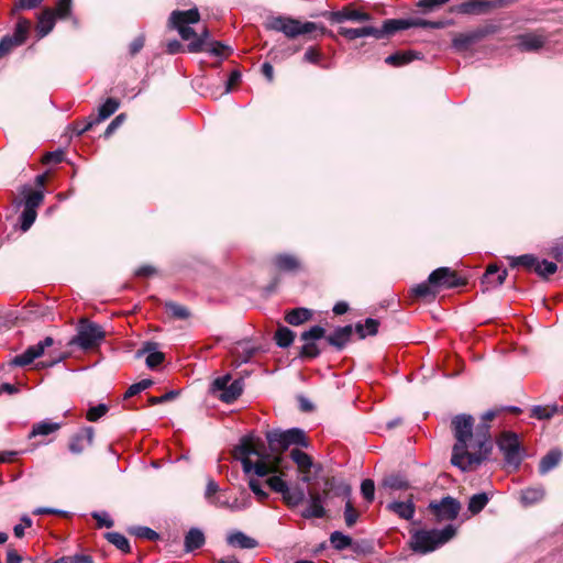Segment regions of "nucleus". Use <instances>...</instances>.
Here are the masks:
<instances>
[{
  "mask_svg": "<svg viewBox=\"0 0 563 563\" xmlns=\"http://www.w3.org/2000/svg\"><path fill=\"white\" fill-rule=\"evenodd\" d=\"M357 519H358V512L353 507L351 500L347 499V501L345 503V508H344V520H345L346 526L353 527L356 523Z\"/></svg>",
  "mask_w": 563,
  "mask_h": 563,
  "instance_id": "obj_58",
  "label": "nucleus"
},
{
  "mask_svg": "<svg viewBox=\"0 0 563 563\" xmlns=\"http://www.w3.org/2000/svg\"><path fill=\"white\" fill-rule=\"evenodd\" d=\"M325 330L321 325H313L308 331L302 332V341L319 340L324 336Z\"/></svg>",
  "mask_w": 563,
  "mask_h": 563,
  "instance_id": "obj_61",
  "label": "nucleus"
},
{
  "mask_svg": "<svg viewBox=\"0 0 563 563\" xmlns=\"http://www.w3.org/2000/svg\"><path fill=\"white\" fill-rule=\"evenodd\" d=\"M55 13L53 9L46 8L37 16L36 32L38 37L46 36L55 25Z\"/></svg>",
  "mask_w": 563,
  "mask_h": 563,
  "instance_id": "obj_24",
  "label": "nucleus"
},
{
  "mask_svg": "<svg viewBox=\"0 0 563 563\" xmlns=\"http://www.w3.org/2000/svg\"><path fill=\"white\" fill-rule=\"evenodd\" d=\"M282 497L287 506L296 507L303 501L305 493L301 489L291 490L289 488Z\"/></svg>",
  "mask_w": 563,
  "mask_h": 563,
  "instance_id": "obj_48",
  "label": "nucleus"
},
{
  "mask_svg": "<svg viewBox=\"0 0 563 563\" xmlns=\"http://www.w3.org/2000/svg\"><path fill=\"white\" fill-rule=\"evenodd\" d=\"M451 424L456 440L453 446L451 462L461 471H468L475 465L472 457V453L475 449V432H473L474 419L471 415H457L452 419Z\"/></svg>",
  "mask_w": 563,
  "mask_h": 563,
  "instance_id": "obj_2",
  "label": "nucleus"
},
{
  "mask_svg": "<svg viewBox=\"0 0 563 563\" xmlns=\"http://www.w3.org/2000/svg\"><path fill=\"white\" fill-rule=\"evenodd\" d=\"M104 538L120 551L124 553L131 551L129 540L123 534L119 532H108L104 534Z\"/></svg>",
  "mask_w": 563,
  "mask_h": 563,
  "instance_id": "obj_40",
  "label": "nucleus"
},
{
  "mask_svg": "<svg viewBox=\"0 0 563 563\" xmlns=\"http://www.w3.org/2000/svg\"><path fill=\"white\" fill-rule=\"evenodd\" d=\"M273 474V476L267 478L266 484L269 486L272 490L279 493L283 496L289 489V486L280 476L284 475L283 470L279 473Z\"/></svg>",
  "mask_w": 563,
  "mask_h": 563,
  "instance_id": "obj_42",
  "label": "nucleus"
},
{
  "mask_svg": "<svg viewBox=\"0 0 563 563\" xmlns=\"http://www.w3.org/2000/svg\"><path fill=\"white\" fill-rule=\"evenodd\" d=\"M455 533L456 529L452 525L440 530H416L411 533L409 544L412 551L426 554L450 541Z\"/></svg>",
  "mask_w": 563,
  "mask_h": 563,
  "instance_id": "obj_3",
  "label": "nucleus"
},
{
  "mask_svg": "<svg viewBox=\"0 0 563 563\" xmlns=\"http://www.w3.org/2000/svg\"><path fill=\"white\" fill-rule=\"evenodd\" d=\"M390 21L398 22L395 24V27L393 29V34L400 30H406L412 26H419V27H431V29H441L444 26V23L441 21L432 22L427 21L422 19H415V20H406V19H390Z\"/></svg>",
  "mask_w": 563,
  "mask_h": 563,
  "instance_id": "obj_22",
  "label": "nucleus"
},
{
  "mask_svg": "<svg viewBox=\"0 0 563 563\" xmlns=\"http://www.w3.org/2000/svg\"><path fill=\"white\" fill-rule=\"evenodd\" d=\"M271 453L262 452L249 438H243L234 448V459L241 461L245 474L254 473L258 477L268 476L271 473H279L286 467L283 453L290 445L308 448L309 442L301 429L288 430L273 429L266 432Z\"/></svg>",
  "mask_w": 563,
  "mask_h": 563,
  "instance_id": "obj_1",
  "label": "nucleus"
},
{
  "mask_svg": "<svg viewBox=\"0 0 563 563\" xmlns=\"http://www.w3.org/2000/svg\"><path fill=\"white\" fill-rule=\"evenodd\" d=\"M488 500L489 498L485 493L473 495L468 501V510L476 515L484 509Z\"/></svg>",
  "mask_w": 563,
  "mask_h": 563,
  "instance_id": "obj_45",
  "label": "nucleus"
},
{
  "mask_svg": "<svg viewBox=\"0 0 563 563\" xmlns=\"http://www.w3.org/2000/svg\"><path fill=\"white\" fill-rule=\"evenodd\" d=\"M243 391V383L241 379H235L229 384V386L219 394V399L227 404L233 402Z\"/></svg>",
  "mask_w": 563,
  "mask_h": 563,
  "instance_id": "obj_31",
  "label": "nucleus"
},
{
  "mask_svg": "<svg viewBox=\"0 0 563 563\" xmlns=\"http://www.w3.org/2000/svg\"><path fill=\"white\" fill-rule=\"evenodd\" d=\"M249 487L260 501H264L268 497V494L263 489L262 484L257 479L250 478Z\"/></svg>",
  "mask_w": 563,
  "mask_h": 563,
  "instance_id": "obj_64",
  "label": "nucleus"
},
{
  "mask_svg": "<svg viewBox=\"0 0 563 563\" xmlns=\"http://www.w3.org/2000/svg\"><path fill=\"white\" fill-rule=\"evenodd\" d=\"M30 26H31V23L29 20H26L24 18L19 19L15 30H14V34L11 36L16 38L20 42V44H23L26 40Z\"/></svg>",
  "mask_w": 563,
  "mask_h": 563,
  "instance_id": "obj_50",
  "label": "nucleus"
},
{
  "mask_svg": "<svg viewBox=\"0 0 563 563\" xmlns=\"http://www.w3.org/2000/svg\"><path fill=\"white\" fill-rule=\"evenodd\" d=\"M498 446L508 464L518 467L521 463L520 442L514 432H504L498 439Z\"/></svg>",
  "mask_w": 563,
  "mask_h": 563,
  "instance_id": "obj_10",
  "label": "nucleus"
},
{
  "mask_svg": "<svg viewBox=\"0 0 563 563\" xmlns=\"http://www.w3.org/2000/svg\"><path fill=\"white\" fill-rule=\"evenodd\" d=\"M165 308L167 312H169L175 319L185 320L190 317L189 310L185 306H181L177 302L167 301L165 302Z\"/></svg>",
  "mask_w": 563,
  "mask_h": 563,
  "instance_id": "obj_44",
  "label": "nucleus"
},
{
  "mask_svg": "<svg viewBox=\"0 0 563 563\" xmlns=\"http://www.w3.org/2000/svg\"><path fill=\"white\" fill-rule=\"evenodd\" d=\"M556 413H563L562 406H537L533 408V416L538 419H550Z\"/></svg>",
  "mask_w": 563,
  "mask_h": 563,
  "instance_id": "obj_47",
  "label": "nucleus"
},
{
  "mask_svg": "<svg viewBox=\"0 0 563 563\" xmlns=\"http://www.w3.org/2000/svg\"><path fill=\"white\" fill-rule=\"evenodd\" d=\"M330 542L335 550L341 551L352 544V538L340 531H334L330 536Z\"/></svg>",
  "mask_w": 563,
  "mask_h": 563,
  "instance_id": "obj_46",
  "label": "nucleus"
},
{
  "mask_svg": "<svg viewBox=\"0 0 563 563\" xmlns=\"http://www.w3.org/2000/svg\"><path fill=\"white\" fill-rule=\"evenodd\" d=\"M397 22L386 20L382 27L363 26L357 29L340 27L339 34L349 41H353L358 37L373 36L375 38H384L393 35V29Z\"/></svg>",
  "mask_w": 563,
  "mask_h": 563,
  "instance_id": "obj_8",
  "label": "nucleus"
},
{
  "mask_svg": "<svg viewBox=\"0 0 563 563\" xmlns=\"http://www.w3.org/2000/svg\"><path fill=\"white\" fill-rule=\"evenodd\" d=\"M36 219V211L31 208H24L21 213V230L27 231Z\"/></svg>",
  "mask_w": 563,
  "mask_h": 563,
  "instance_id": "obj_55",
  "label": "nucleus"
},
{
  "mask_svg": "<svg viewBox=\"0 0 563 563\" xmlns=\"http://www.w3.org/2000/svg\"><path fill=\"white\" fill-rule=\"evenodd\" d=\"M352 335V327L345 325L338 328L332 334L327 336V341L330 345L338 350H342L350 341Z\"/></svg>",
  "mask_w": 563,
  "mask_h": 563,
  "instance_id": "obj_26",
  "label": "nucleus"
},
{
  "mask_svg": "<svg viewBox=\"0 0 563 563\" xmlns=\"http://www.w3.org/2000/svg\"><path fill=\"white\" fill-rule=\"evenodd\" d=\"M290 457L297 464L301 473H309L313 466L312 459L299 449H292L290 451Z\"/></svg>",
  "mask_w": 563,
  "mask_h": 563,
  "instance_id": "obj_34",
  "label": "nucleus"
},
{
  "mask_svg": "<svg viewBox=\"0 0 563 563\" xmlns=\"http://www.w3.org/2000/svg\"><path fill=\"white\" fill-rule=\"evenodd\" d=\"M429 510L434 516L437 522L452 521L459 516L461 504L455 498L446 496L440 501H431Z\"/></svg>",
  "mask_w": 563,
  "mask_h": 563,
  "instance_id": "obj_9",
  "label": "nucleus"
},
{
  "mask_svg": "<svg viewBox=\"0 0 563 563\" xmlns=\"http://www.w3.org/2000/svg\"><path fill=\"white\" fill-rule=\"evenodd\" d=\"M295 339V333L287 327H279L275 333L276 344L280 347H288Z\"/></svg>",
  "mask_w": 563,
  "mask_h": 563,
  "instance_id": "obj_41",
  "label": "nucleus"
},
{
  "mask_svg": "<svg viewBox=\"0 0 563 563\" xmlns=\"http://www.w3.org/2000/svg\"><path fill=\"white\" fill-rule=\"evenodd\" d=\"M312 313L307 308H296L286 313L285 320L291 325H300L308 321Z\"/></svg>",
  "mask_w": 563,
  "mask_h": 563,
  "instance_id": "obj_35",
  "label": "nucleus"
},
{
  "mask_svg": "<svg viewBox=\"0 0 563 563\" xmlns=\"http://www.w3.org/2000/svg\"><path fill=\"white\" fill-rule=\"evenodd\" d=\"M241 347H242V351H240V347H236L233 352L234 365L236 367L243 363H247L254 354L253 347H247V346H241Z\"/></svg>",
  "mask_w": 563,
  "mask_h": 563,
  "instance_id": "obj_51",
  "label": "nucleus"
},
{
  "mask_svg": "<svg viewBox=\"0 0 563 563\" xmlns=\"http://www.w3.org/2000/svg\"><path fill=\"white\" fill-rule=\"evenodd\" d=\"M489 430L490 426L485 421H481V423H478L475 429V449L472 453L473 462H475V465H479L483 461H485L493 450V442Z\"/></svg>",
  "mask_w": 563,
  "mask_h": 563,
  "instance_id": "obj_7",
  "label": "nucleus"
},
{
  "mask_svg": "<svg viewBox=\"0 0 563 563\" xmlns=\"http://www.w3.org/2000/svg\"><path fill=\"white\" fill-rule=\"evenodd\" d=\"M433 288L434 287L431 286L429 284V282L421 283L412 289V292L415 294L416 297H420V298L432 297V298H434L437 292L433 290Z\"/></svg>",
  "mask_w": 563,
  "mask_h": 563,
  "instance_id": "obj_59",
  "label": "nucleus"
},
{
  "mask_svg": "<svg viewBox=\"0 0 563 563\" xmlns=\"http://www.w3.org/2000/svg\"><path fill=\"white\" fill-rule=\"evenodd\" d=\"M507 275L508 273L506 269L500 271L496 265H490L484 275L483 282L497 287L504 284Z\"/></svg>",
  "mask_w": 563,
  "mask_h": 563,
  "instance_id": "obj_32",
  "label": "nucleus"
},
{
  "mask_svg": "<svg viewBox=\"0 0 563 563\" xmlns=\"http://www.w3.org/2000/svg\"><path fill=\"white\" fill-rule=\"evenodd\" d=\"M147 354L145 363L148 368H155L165 360L164 353L157 351V343L146 342L141 350L136 352V356Z\"/></svg>",
  "mask_w": 563,
  "mask_h": 563,
  "instance_id": "obj_18",
  "label": "nucleus"
},
{
  "mask_svg": "<svg viewBox=\"0 0 563 563\" xmlns=\"http://www.w3.org/2000/svg\"><path fill=\"white\" fill-rule=\"evenodd\" d=\"M104 338V332L100 325L88 320H80L77 334L70 339L69 345H77L81 350H89L98 346Z\"/></svg>",
  "mask_w": 563,
  "mask_h": 563,
  "instance_id": "obj_4",
  "label": "nucleus"
},
{
  "mask_svg": "<svg viewBox=\"0 0 563 563\" xmlns=\"http://www.w3.org/2000/svg\"><path fill=\"white\" fill-rule=\"evenodd\" d=\"M431 286L454 288L465 284V282L457 276V274L449 267H440L434 269L428 277Z\"/></svg>",
  "mask_w": 563,
  "mask_h": 563,
  "instance_id": "obj_11",
  "label": "nucleus"
},
{
  "mask_svg": "<svg viewBox=\"0 0 563 563\" xmlns=\"http://www.w3.org/2000/svg\"><path fill=\"white\" fill-rule=\"evenodd\" d=\"M274 264L279 271L295 272L300 268V262L290 254H279L275 256Z\"/></svg>",
  "mask_w": 563,
  "mask_h": 563,
  "instance_id": "obj_30",
  "label": "nucleus"
},
{
  "mask_svg": "<svg viewBox=\"0 0 563 563\" xmlns=\"http://www.w3.org/2000/svg\"><path fill=\"white\" fill-rule=\"evenodd\" d=\"M108 412V406L104 404H100L98 406L89 408L87 411L86 418L89 421H97L101 417H103Z\"/></svg>",
  "mask_w": 563,
  "mask_h": 563,
  "instance_id": "obj_63",
  "label": "nucleus"
},
{
  "mask_svg": "<svg viewBox=\"0 0 563 563\" xmlns=\"http://www.w3.org/2000/svg\"><path fill=\"white\" fill-rule=\"evenodd\" d=\"M152 385H153V380L148 379V378H145L139 383L132 384L125 391L124 398L133 397V396L137 395L139 393L150 388Z\"/></svg>",
  "mask_w": 563,
  "mask_h": 563,
  "instance_id": "obj_52",
  "label": "nucleus"
},
{
  "mask_svg": "<svg viewBox=\"0 0 563 563\" xmlns=\"http://www.w3.org/2000/svg\"><path fill=\"white\" fill-rule=\"evenodd\" d=\"M200 14L198 9L194 8L187 11H173L169 18L172 25L178 31L180 37L185 41L195 40L197 33L187 24L199 22Z\"/></svg>",
  "mask_w": 563,
  "mask_h": 563,
  "instance_id": "obj_6",
  "label": "nucleus"
},
{
  "mask_svg": "<svg viewBox=\"0 0 563 563\" xmlns=\"http://www.w3.org/2000/svg\"><path fill=\"white\" fill-rule=\"evenodd\" d=\"M267 29L283 32L287 37L295 38L299 35L311 33L319 29L313 22H305L291 18L277 16L273 18L266 24Z\"/></svg>",
  "mask_w": 563,
  "mask_h": 563,
  "instance_id": "obj_5",
  "label": "nucleus"
},
{
  "mask_svg": "<svg viewBox=\"0 0 563 563\" xmlns=\"http://www.w3.org/2000/svg\"><path fill=\"white\" fill-rule=\"evenodd\" d=\"M325 499L320 492H309V505L301 511V517L305 519L323 518L327 514L323 504Z\"/></svg>",
  "mask_w": 563,
  "mask_h": 563,
  "instance_id": "obj_15",
  "label": "nucleus"
},
{
  "mask_svg": "<svg viewBox=\"0 0 563 563\" xmlns=\"http://www.w3.org/2000/svg\"><path fill=\"white\" fill-rule=\"evenodd\" d=\"M508 260H509V265L511 267L522 266V267L527 268L528 271H533V272H534L536 266L539 261V258L532 254L511 256V257H508Z\"/></svg>",
  "mask_w": 563,
  "mask_h": 563,
  "instance_id": "obj_37",
  "label": "nucleus"
},
{
  "mask_svg": "<svg viewBox=\"0 0 563 563\" xmlns=\"http://www.w3.org/2000/svg\"><path fill=\"white\" fill-rule=\"evenodd\" d=\"M322 15L333 23H342L344 21L364 22L371 20V15L368 13L351 7H344L339 11L324 12Z\"/></svg>",
  "mask_w": 563,
  "mask_h": 563,
  "instance_id": "obj_13",
  "label": "nucleus"
},
{
  "mask_svg": "<svg viewBox=\"0 0 563 563\" xmlns=\"http://www.w3.org/2000/svg\"><path fill=\"white\" fill-rule=\"evenodd\" d=\"M495 7L493 1L473 0L459 4L456 11L462 14H483Z\"/></svg>",
  "mask_w": 563,
  "mask_h": 563,
  "instance_id": "obj_21",
  "label": "nucleus"
},
{
  "mask_svg": "<svg viewBox=\"0 0 563 563\" xmlns=\"http://www.w3.org/2000/svg\"><path fill=\"white\" fill-rule=\"evenodd\" d=\"M210 504L214 505L216 507H228L231 510H241L245 509L250 506L249 499H245L243 504L239 505L236 501L232 505H230L227 500H222L221 497H214L210 499Z\"/></svg>",
  "mask_w": 563,
  "mask_h": 563,
  "instance_id": "obj_57",
  "label": "nucleus"
},
{
  "mask_svg": "<svg viewBox=\"0 0 563 563\" xmlns=\"http://www.w3.org/2000/svg\"><path fill=\"white\" fill-rule=\"evenodd\" d=\"M361 493L368 503H372L375 496L374 481L369 478L364 479L361 484Z\"/></svg>",
  "mask_w": 563,
  "mask_h": 563,
  "instance_id": "obj_62",
  "label": "nucleus"
},
{
  "mask_svg": "<svg viewBox=\"0 0 563 563\" xmlns=\"http://www.w3.org/2000/svg\"><path fill=\"white\" fill-rule=\"evenodd\" d=\"M386 509L399 518L410 520L413 518L416 512V506L413 504L412 495L405 501H391L386 506Z\"/></svg>",
  "mask_w": 563,
  "mask_h": 563,
  "instance_id": "obj_19",
  "label": "nucleus"
},
{
  "mask_svg": "<svg viewBox=\"0 0 563 563\" xmlns=\"http://www.w3.org/2000/svg\"><path fill=\"white\" fill-rule=\"evenodd\" d=\"M60 428L59 423L51 422V421H41L38 423H35L32 428V431L30 433V437H37V435H48L55 431H57Z\"/></svg>",
  "mask_w": 563,
  "mask_h": 563,
  "instance_id": "obj_39",
  "label": "nucleus"
},
{
  "mask_svg": "<svg viewBox=\"0 0 563 563\" xmlns=\"http://www.w3.org/2000/svg\"><path fill=\"white\" fill-rule=\"evenodd\" d=\"M54 344V340L51 336H46L43 341L37 344L29 346L23 353L16 355L12 360V364L15 366H26L34 360L41 357L44 354L46 347H51Z\"/></svg>",
  "mask_w": 563,
  "mask_h": 563,
  "instance_id": "obj_12",
  "label": "nucleus"
},
{
  "mask_svg": "<svg viewBox=\"0 0 563 563\" xmlns=\"http://www.w3.org/2000/svg\"><path fill=\"white\" fill-rule=\"evenodd\" d=\"M228 543L232 547L240 549H254L257 547V541L241 531H236L228 536Z\"/></svg>",
  "mask_w": 563,
  "mask_h": 563,
  "instance_id": "obj_29",
  "label": "nucleus"
},
{
  "mask_svg": "<svg viewBox=\"0 0 563 563\" xmlns=\"http://www.w3.org/2000/svg\"><path fill=\"white\" fill-rule=\"evenodd\" d=\"M486 32L484 30H475L466 33H459L453 38V47L456 51H466L473 44L478 42L485 36Z\"/></svg>",
  "mask_w": 563,
  "mask_h": 563,
  "instance_id": "obj_17",
  "label": "nucleus"
},
{
  "mask_svg": "<svg viewBox=\"0 0 563 563\" xmlns=\"http://www.w3.org/2000/svg\"><path fill=\"white\" fill-rule=\"evenodd\" d=\"M44 196L42 191L37 190H29L25 197V208H31L35 210L42 202Z\"/></svg>",
  "mask_w": 563,
  "mask_h": 563,
  "instance_id": "obj_54",
  "label": "nucleus"
},
{
  "mask_svg": "<svg viewBox=\"0 0 563 563\" xmlns=\"http://www.w3.org/2000/svg\"><path fill=\"white\" fill-rule=\"evenodd\" d=\"M203 51H207L214 56H224L231 52V48L221 42H210Z\"/></svg>",
  "mask_w": 563,
  "mask_h": 563,
  "instance_id": "obj_60",
  "label": "nucleus"
},
{
  "mask_svg": "<svg viewBox=\"0 0 563 563\" xmlns=\"http://www.w3.org/2000/svg\"><path fill=\"white\" fill-rule=\"evenodd\" d=\"M558 271V265L553 262L542 260L538 261L534 272L543 278H547L550 275H553Z\"/></svg>",
  "mask_w": 563,
  "mask_h": 563,
  "instance_id": "obj_49",
  "label": "nucleus"
},
{
  "mask_svg": "<svg viewBox=\"0 0 563 563\" xmlns=\"http://www.w3.org/2000/svg\"><path fill=\"white\" fill-rule=\"evenodd\" d=\"M210 32L207 27L203 29V31L198 35L197 37L188 44L187 48L190 53H198L203 51L208 44H210Z\"/></svg>",
  "mask_w": 563,
  "mask_h": 563,
  "instance_id": "obj_38",
  "label": "nucleus"
},
{
  "mask_svg": "<svg viewBox=\"0 0 563 563\" xmlns=\"http://www.w3.org/2000/svg\"><path fill=\"white\" fill-rule=\"evenodd\" d=\"M205 544V534L201 530L192 528L188 531L185 537V549L187 552H191L196 549L201 548Z\"/></svg>",
  "mask_w": 563,
  "mask_h": 563,
  "instance_id": "obj_33",
  "label": "nucleus"
},
{
  "mask_svg": "<svg viewBox=\"0 0 563 563\" xmlns=\"http://www.w3.org/2000/svg\"><path fill=\"white\" fill-rule=\"evenodd\" d=\"M21 45L20 42L11 35H5L0 41V58L8 55L14 47Z\"/></svg>",
  "mask_w": 563,
  "mask_h": 563,
  "instance_id": "obj_53",
  "label": "nucleus"
},
{
  "mask_svg": "<svg viewBox=\"0 0 563 563\" xmlns=\"http://www.w3.org/2000/svg\"><path fill=\"white\" fill-rule=\"evenodd\" d=\"M418 58H420V53H418V52H415V51H399V52H396L395 54L389 55L385 59V62L388 65H391V66H395V67H399V66L409 64L413 59H418Z\"/></svg>",
  "mask_w": 563,
  "mask_h": 563,
  "instance_id": "obj_28",
  "label": "nucleus"
},
{
  "mask_svg": "<svg viewBox=\"0 0 563 563\" xmlns=\"http://www.w3.org/2000/svg\"><path fill=\"white\" fill-rule=\"evenodd\" d=\"M563 453L559 449H552L550 450L540 461L539 463V473L541 475H545L550 471H552L554 467H556L561 460H562Z\"/></svg>",
  "mask_w": 563,
  "mask_h": 563,
  "instance_id": "obj_25",
  "label": "nucleus"
},
{
  "mask_svg": "<svg viewBox=\"0 0 563 563\" xmlns=\"http://www.w3.org/2000/svg\"><path fill=\"white\" fill-rule=\"evenodd\" d=\"M323 485L321 494L325 500L331 497H350L351 495V486L342 478L327 477Z\"/></svg>",
  "mask_w": 563,
  "mask_h": 563,
  "instance_id": "obj_14",
  "label": "nucleus"
},
{
  "mask_svg": "<svg viewBox=\"0 0 563 563\" xmlns=\"http://www.w3.org/2000/svg\"><path fill=\"white\" fill-rule=\"evenodd\" d=\"M545 496V489L542 485L528 487L521 490L520 501L525 506H531L541 501Z\"/></svg>",
  "mask_w": 563,
  "mask_h": 563,
  "instance_id": "obj_27",
  "label": "nucleus"
},
{
  "mask_svg": "<svg viewBox=\"0 0 563 563\" xmlns=\"http://www.w3.org/2000/svg\"><path fill=\"white\" fill-rule=\"evenodd\" d=\"M120 102L114 98H108L104 103H102L99 107L98 110V117L96 119L90 120L87 122L85 128L79 133H85L89 131L95 124H98L106 119H108L110 115H112L119 108Z\"/></svg>",
  "mask_w": 563,
  "mask_h": 563,
  "instance_id": "obj_16",
  "label": "nucleus"
},
{
  "mask_svg": "<svg viewBox=\"0 0 563 563\" xmlns=\"http://www.w3.org/2000/svg\"><path fill=\"white\" fill-rule=\"evenodd\" d=\"M93 441V429L86 428L81 432L75 434L69 442V451L74 454H80L86 446L91 445Z\"/></svg>",
  "mask_w": 563,
  "mask_h": 563,
  "instance_id": "obj_20",
  "label": "nucleus"
},
{
  "mask_svg": "<svg viewBox=\"0 0 563 563\" xmlns=\"http://www.w3.org/2000/svg\"><path fill=\"white\" fill-rule=\"evenodd\" d=\"M517 45L520 51L531 52L541 48L545 42V38L541 34L526 33L517 37Z\"/></svg>",
  "mask_w": 563,
  "mask_h": 563,
  "instance_id": "obj_23",
  "label": "nucleus"
},
{
  "mask_svg": "<svg viewBox=\"0 0 563 563\" xmlns=\"http://www.w3.org/2000/svg\"><path fill=\"white\" fill-rule=\"evenodd\" d=\"M129 531H130V533H132L139 538H143V539H147V540H157L159 537L157 532H155L154 530H152L151 528H147V527H133Z\"/></svg>",
  "mask_w": 563,
  "mask_h": 563,
  "instance_id": "obj_56",
  "label": "nucleus"
},
{
  "mask_svg": "<svg viewBox=\"0 0 563 563\" xmlns=\"http://www.w3.org/2000/svg\"><path fill=\"white\" fill-rule=\"evenodd\" d=\"M382 485L384 488L390 490H405L409 487L408 481L400 474H389L385 476Z\"/></svg>",
  "mask_w": 563,
  "mask_h": 563,
  "instance_id": "obj_36",
  "label": "nucleus"
},
{
  "mask_svg": "<svg viewBox=\"0 0 563 563\" xmlns=\"http://www.w3.org/2000/svg\"><path fill=\"white\" fill-rule=\"evenodd\" d=\"M379 322L375 319L368 318L365 320V323H357L355 325V330L358 333L360 338H365L366 335H374L378 331Z\"/></svg>",
  "mask_w": 563,
  "mask_h": 563,
  "instance_id": "obj_43",
  "label": "nucleus"
}]
</instances>
